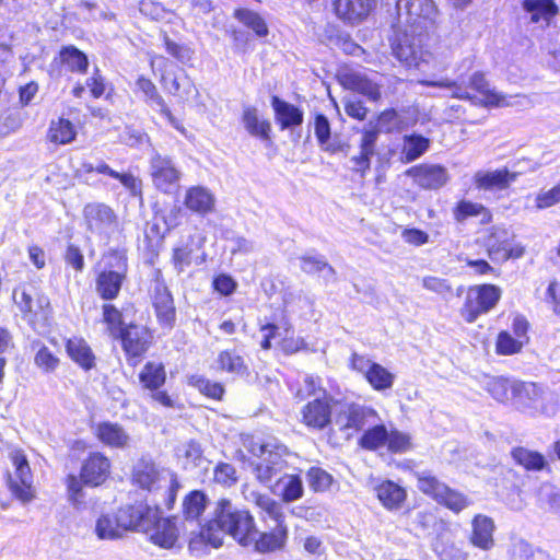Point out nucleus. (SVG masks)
I'll return each instance as SVG.
<instances>
[{"instance_id":"46","label":"nucleus","mask_w":560,"mask_h":560,"mask_svg":"<svg viewBox=\"0 0 560 560\" xmlns=\"http://www.w3.org/2000/svg\"><path fill=\"white\" fill-rule=\"evenodd\" d=\"M430 140L418 135L404 137L402 155L406 162L420 158L429 149Z\"/></svg>"},{"instance_id":"41","label":"nucleus","mask_w":560,"mask_h":560,"mask_svg":"<svg viewBox=\"0 0 560 560\" xmlns=\"http://www.w3.org/2000/svg\"><path fill=\"white\" fill-rule=\"evenodd\" d=\"M364 377L378 392L390 389L395 382V375L378 363H374Z\"/></svg>"},{"instance_id":"47","label":"nucleus","mask_w":560,"mask_h":560,"mask_svg":"<svg viewBox=\"0 0 560 560\" xmlns=\"http://www.w3.org/2000/svg\"><path fill=\"white\" fill-rule=\"evenodd\" d=\"M388 440V430L385 425H375L366 430L361 436L359 444L361 447L369 451H376L383 446H386Z\"/></svg>"},{"instance_id":"23","label":"nucleus","mask_w":560,"mask_h":560,"mask_svg":"<svg viewBox=\"0 0 560 560\" xmlns=\"http://www.w3.org/2000/svg\"><path fill=\"white\" fill-rule=\"evenodd\" d=\"M137 86L145 96L147 103H149L151 106H156L160 113L167 119V121L176 130H178L183 135H186L185 127L177 118L173 116L170 108L166 106L163 97L158 92L156 86L153 84L151 80L141 77L137 81Z\"/></svg>"},{"instance_id":"49","label":"nucleus","mask_w":560,"mask_h":560,"mask_svg":"<svg viewBox=\"0 0 560 560\" xmlns=\"http://www.w3.org/2000/svg\"><path fill=\"white\" fill-rule=\"evenodd\" d=\"M207 495L198 490L191 491L184 500V515L187 520L198 518L206 510Z\"/></svg>"},{"instance_id":"28","label":"nucleus","mask_w":560,"mask_h":560,"mask_svg":"<svg viewBox=\"0 0 560 560\" xmlns=\"http://www.w3.org/2000/svg\"><path fill=\"white\" fill-rule=\"evenodd\" d=\"M516 179V174L509 172L508 168H500L495 171H478L474 175V183L477 188L490 189H505Z\"/></svg>"},{"instance_id":"57","label":"nucleus","mask_w":560,"mask_h":560,"mask_svg":"<svg viewBox=\"0 0 560 560\" xmlns=\"http://www.w3.org/2000/svg\"><path fill=\"white\" fill-rule=\"evenodd\" d=\"M386 447L392 453H405L411 450L412 443L409 434L398 430L388 431Z\"/></svg>"},{"instance_id":"16","label":"nucleus","mask_w":560,"mask_h":560,"mask_svg":"<svg viewBox=\"0 0 560 560\" xmlns=\"http://www.w3.org/2000/svg\"><path fill=\"white\" fill-rule=\"evenodd\" d=\"M338 81L345 89L360 93L369 101L377 102L382 97L381 85L364 72L346 69L339 72Z\"/></svg>"},{"instance_id":"32","label":"nucleus","mask_w":560,"mask_h":560,"mask_svg":"<svg viewBox=\"0 0 560 560\" xmlns=\"http://www.w3.org/2000/svg\"><path fill=\"white\" fill-rule=\"evenodd\" d=\"M377 499L387 510H398L407 499L405 488L390 480H385L375 487Z\"/></svg>"},{"instance_id":"54","label":"nucleus","mask_w":560,"mask_h":560,"mask_svg":"<svg viewBox=\"0 0 560 560\" xmlns=\"http://www.w3.org/2000/svg\"><path fill=\"white\" fill-rule=\"evenodd\" d=\"M315 136L325 151L335 152L337 149L330 143V124L326 116L317 115L314 121Z\"/></svg>"},{"instance_id":"10","label":"nucleus","mask_w":560,"mask_h":560,"mask_svg":"<svg viewBox=\"0 0 560 560\" xmlns=\"http://www.w3.org/2000/svg\"><path fill=\"white\" fill-rule=\"evenodd\" d=\"M421 35L406 27L392 43L393 55L406 67L420 69L423 62H428L430 55L421 48Z\"/></svg>"},{"instance_id":"42","label":"nucleus","mask_w":560,"mask_h":560,"mask_svg":"<svg viewBox=\"0 0 560 560\" xmlns=\"http://www.w3.org/2000/svg\"><path fill=\"white\" fill-rule=\"evenodd\" d=\"M513 459L527 470H542L547 462L540 453L525 447H516L512 451Z\"/></svg>"},{"instance_id":"39","label":"nucleus","mask_w":560,"mask_h":560,"mask_svg":"<svg viewBox=\"0 0 560 560\" xmlns=\"http://www.w3.org/2000/svg\"><path fill=\"white\" fill-rule=\"evenodd\" d=\"M141 384L151 390L159 389L166 380V373L162 363L148 362L140 375Z\"/></svg>"},{"instance_id":"8","label":"nucleus","mask_w":560,"mask_h":560,"mask_svg":"<svg viewBox=\"0 0 560 560\" xmlns=\"http://www.w3.org/2000/svg\"><path fill=\"white\" fill-rule=\"evenodd\" d=\"M501 298L500 288L493 284L470 287L460 308V315L467 323H474L481 314L491 311Z\"/></svg>"},{"instance_id":"13","label":"nucleus","mask_w":560,"mask_h":560,"mask_svg":"<svg viewBox=\"0 0 560 560\" xmlns=\"http://www.w3.org/2000/svg\"><path fill=\"white\" fill-rule=\"evenodd\" d=\"M514 233L509 229L493 226L489 233L486 245L491 259L505 261L510 258H520L524 254L521 244H514Z\"/></svg>"},{"instance_id":"2","label":"nucleus","mask_w":560,"mask_h":560,"mask_svg":"<svg viewBox=\"0 0 560 560\" xmlns=\"http://www.w3.org/2000/svg\"><path fill=\"white\" fill-rule=\"evenodd\" d=\"M149 505H126L116 512L102 513L96 520L93 533L100 540H118L127 532L148 528L150 517Z\"/></svg>"},{"instance_id":"62","label":"nucleus","mask_w":560,"mask_h":560,"mask_svg":"<svg viewBox=\"0 0 560 560\" xmlns=\"http://www.w3.org/2000/svg\"><path fill=\"white\" fill-rule=\"evenodd\" d=\"M485 211V207L477 202L462 200L454 209V218L456 221H465L469 217H477Z\"/></svg>"},{"instance_id":"27","label":"nucleus","mask_w":560,"mask_h":560,"mask_svg":"<svg viewBox=\"0 0 560 560\" xmlns=\"http://www.w3.org/2000/svg\"><path fill=\"white\" fill-rule=\"evenodd\" d=\"M288 540V526L280 525L275 526L269 532H262L255 536L253 546L256 551L266 553L275 552L284 548Z\"/></svg>"},{"instance_id":"18","label":"nucleus","mask_w":560,"mask_h":560,"mask_svg":"<svg viewBox=\"0 0 560 560\" xmlns=\"http://www.w3.org/2000/svg\"><path fill=\"white\" fill-rule=\"evenodd\" d=\"M117 339L121 340L122 349L127 355L139 358L148 351L153 337L145 326L129 324Z\"/></svg>"},{"instance_id":"17","label":"nucleus","mask_w":560,"mask_h":560,"mask_svg":"<svg viewBox=\"0 0 560 560\" xmlns=\"http://www.w3.org/2000/svg\"><path fill=\"white\" fill-rule=\"evenodd\" d=\"M118 260L116 270H103L98 273L95 281V289L100 296L104 300H114L117 298L122 282L126 278L127 264L121 256H115Z\"/></svg>"},{"instance_id":"37","label":"nucleus","mask_w":560,"mask_h":560,"mask_svg":"<svg viewBox=\"0 0 560 560\" xmlns=\"http://www.w3.org/2000/svg\"><path fill=\"white\" fill-rule=\"evenodd\" d=\"M217 364L219 370L237 376L246 375L248 370L244 358L235 350L221 351Z\"/></svg>"},{"instance_id":"11","label":"nucleus","mask_w":560,"mask_h":560,"mask_svg":"<svg viewBox=\"0 0 560 560\" xmlns=\"http://www.w3.org/2000/svg\"><path fill=\"white\" fill-rule=\"evenodd\" d=\"M13 471L9 472V488L22 502H28L34 498L33 475L26 456L20 451L10 454Z\"/></svg>"},{"instance_id":"51","label":"nucleus","mask_w":560,"mask_h":560,"mask_svg":"<svg viewBox=\"0 0 560 560\" xmlns=\"http://www.w3.org/2000/svg\"><path fill=\"white\" fill-rule=\"evenodd\" d=\"M102 310L103 323L106 325L108 335L115 339L118 338L124 330L121 312L113 304H104Z\"/></svg>"},{"instance_id":"22","label":"nucleus","mask_w":560,"mask_h":560,"mask_svg":"<svg viewBox=\"0 0 560 560\" xmlns=\"http://www.w3.org/2000/svg\"><path fill=\"white\" fill-rule=\"evenodd\" d=\"M302 422L312 429L323 430L331 421L332 407L328 398H315L306 404L302 410Z\"/></svg>"},{"instance_id":"45","label":"nucleus","mask_w":560,"mask_h":560,"mask_svg":"<svg viewBox=\"0 0 560 560\" xmlns=\"http://www.w3.org/2000/svg\"><path fill=\"white\" fill-rule=\"evenodd\" d=\"M418 489L432 497L436 502L442 493L446 491V485L441 482L435 476L429 471L416 472Z\"/></svg>"},{"instance_id":"60","label":"nucleus","mask_w":560,"mask_h":560,"mask_svg":"<svg viewBox=\"0 0 560 560\" xmlns=\"http://www.w3.org/2000/svg\"><path fill=\"white\" fill-rule=\"evenodd\" d=\"M213 479L223 487H231L237 481L236 469L228 463H220L213 471Z\"/></svg>"},{"instance_id":"44","label":"nucleus","mask_w":560,"mask_h":560,"mask_svg":"<svg viewBox=\"0 0 560 560\" xmlns=\"http://www.w3.org/2000/svg\"><path fill=\"white\" fill-rule=\"evenodd\" d=\"M243 122L250 135L262 139L269 138L270 124L259 118L256 108L248 107L244 110Z\"/></svg>"},{"instance_id":"50","label":"nucleus","mask_w":560,"mask_h":560,"mask_svg":"<svg viewBox=\"0 0 560 560\" xmlns=\"http://www.w3.org/2000/svg\"><path fill=\"white\" fill-rule=\"evenodd\" d=\"M234 16L245 26L252 28L257 36L264 37L268 34L266 22L258 13L247 9H238Z\"/></svg>"},{"instance_id":"12","label":"nucleus","mask_w":560,"mask_h":560,"mask_svg":"<svg viewBox=\"0 0 560 560\" xmlns=\"http://www.w3.org/2000/svg\"><path fill=\"white\" fill-rule=\"evenodd\" d=\"M334 421L340 431L348 436L353 432L363 429L368 420L376 416V412L369 407L354 402H336Z\"/></svg>"},{"instance_id":"26","label":"nucleus","mask_w":560,"mask_h":560,"mask_svg":"<svg viewBox=\"0 0 560 560\" xmlns=\"http://www.w3.org/2000/svg\"><path fill=\"white\" fill-rule=\"evenodd\" d=\"M96 438L105 445L114 448H125L130 444L129 433L115 422H100L94 429Z\"/></svg>"},{"instance_id":"53","label":"nucleus","mask_w":560,"mask_h":560,"mask_svg":"<svg viewBox=\"0 0 560 560\" xmlns=\"http://www.w3.org/2000/svg\"><path fill=\"white\" fill-rule=\"evenodd\" d=\"M438 503L445 505L455 513H459L470 505V500L460 492L446 487V491L439 498Z\"/></svg>"},{"instance_id":"6","label":"nucleus","mask_w":560,"mask_h":560,"mask_svg":"<svg viewBox=\"0 0 560 560\" xmlns=\"http://www.w3.org/2000/svg\"><path fill=\"white\" fill-rule=\"evenodd\" d=\"M399 21L412 33L422 34L433 27L439 19V10L433 0H397Z\"/></svg>"},{"instance_id":"14","label":"nucleus","mask_w":560,"mask_h":560,"mask_svg":"<svg viewBox=\"0 0 560 560\" xmlns=\"http://www.w3.org/2000/svg\"><path fill=\"white\" fill-rule=\"evenodd\" d=\"M83 219L86 230L101 238L108 237L116 229L117 215L114 210L101 202H91L83 208Z\"/></svg>"},{"instance_id":"5","label":"nucleus","mask_w":560,"mask_h":560,"mask_svg":"<svg viewBox=\"0 0 560 560\" xmlns=\"http://www.w3.org/2000/svg\"><path fill=\"white\" fill-rule=\"evenodd\" d=\"M511 394L515 408L528 416H551L556 411L551 395L535 383L512 382Z\"/></svg>"},{"instance_id":"61","label":"nucleus","mask_w":560,"mask_h":560,"mask_svg":"<svg viewBox=\"0 0 560 560\" xmlns=\"http://www.w3.org/2000/svg\"><path fill=\"white\" fill-rule=\"evenodd\" d=\"M178 456L184 458L187 465L198 466L202 459L200 444L195 441L184 443L178 447Z\"/></svg>"},{"instance_id":"40","label":"nucleus","mask_w":560,"mask_h":560,"mask_svg":"<svg viewBox=\"0 0 560 560\" xmlns=\"http://www.w3.org/2000/svg\"><path fill=\"white\" fill-rule=\"evenodd\" d=\"M252 452L259 457L258 463L255 465L254 471L256 478L261 483H269L276 478L279 474H281V463H273L270 457H266V455L257 452L254 446Z\"/></svg>"},{"instance_id":"24","label":"nucleus","mask_w":560,"mask_h":560,"mask_svg":"<svg viewBox=\"0 0 560 560\" xmlns=\"http://www.w3.org/2000/svg\"><path fill=\"white\" fill-rule=\"evenodd\" d=\"M374 5L373 0H335L336 14L349 23H359L364 20Z\"/></svg>"},{"instance_id":"34","label":"nucleus","mask_w":560,"mask_h":560,"mask_svg":"<svg viewBox=\"0 0 560 560\" xmlns=\"http://www.w3.org/2000/svg\"><path fill=\"white\" fill-rule=\"evenodd\" d=\"M162 81L164 88L173 95L179 97L184 102L194 100L198 91L192 81L184 73L179 75H163Z\"/></svg>"},{"instance_id":"1","label":"nucleus","mask_w":560,"mask_h":560,"mask_svg":"<svg viewBox=\"0 0 560 560\" xmlns=\"http://www.w3.org/2000/svg\"><path fill=\"white\" fill-rule=\"evenodd\" d=\"M258 529L254 516L247 510L238 509L231 500L222 498L215 502L212 517L201 527L200 539L220 547L225 535H230L244 547L252 546Z\"/></svg>"},{"instance_id":"4","label":"nucleus","mask_w":560,"mask_h":560,"mask_svg":"<svg viewBox=\"0 0 560 560\" xmlns=\"http://www.w3.org/2000/svg\"><path fill=\"white\" fill-rule=\"evenodd\" d=\"M13 301L22 317L35 330L45 329L50 317V302L32 284H20L13 290Z\"/></svg>"},{"instance_id":"19","label":"nucleus","mask_w":560,"mask_h":560,"mask_svg":"<svg viewBox=\"0 0 560 560\" xmlns=\"http://www.w3.org/2000/svg\"><path fill=\"white\" fill-rule=\"evenodd\" d=\"M243 493L246 501L255 504L259 509V514L264 522H267L269 518L275 522V526L287 525L281 503L268 494L248 488L244 489Z\"/></svg>"},{"instance_id":"58","label":"nucleus","mask_w":560,"mask_h":560,"mask_svg":"<svg viewBox=\"0 0 560 560\" xmlns=\"http://www.w3.org/2000/svg\"><path fill=\"white\" fill-rule=\"evenodd\" d=\"M301 269L306 273H316L323 270H327L330 277H335V269L319 256L305 255L301 257Z\"/></svg>"},{"instance_id":"64","label":"nucleus","mask_w":560,"mask_h":560,"mask_svg":"<svg viewBox=\"0 0 560 560\" xmlns=\"http://www.w3.org/2000/svg\"><path fill=\"white\" fill-rule=\"evenodd\" d=\"M536 208L541 210L550 208L560 202V183L553 186L551 189L540 191L536 198Z\"/></svg>"},{"instance_id":"33","label":"nucleus","mask_w":560,"mask_h":560,"mask_svg":"<svg viewBox=\"0 0 560 560\" xmlns=\"http://www.w3.org/2000/svg\"><path fill=\"white\" fill-rule=\"evenodd\" d=\"M271 105L281 129L300 126L303 122V112L296 106L280 100L278 96L272 97Z\"/></svg>"},{"instance_id":"3","label":"nucleus","mask_w":560,"mask_h":560,"mask_svg":"<svg viewBox=\"0 0 560 560\" xmlns=\"http://www.w3.org/2000/svg\"><path fill=\"white\" fill-rule=\"evenodd\" d=\"M420 83L427 86L446 89L450 91L451 97L466 100L475 105L486 107H505L515 105L512 96L501 94L491 89L485 74L481 72H475L470 75L467 88L460 86L450 79H443L440 81L423 80Z\"/></svg>"},{"instance_id":"52","label":"nucleus","mask_w":560,"mask_h":560,"mask_svg":"<svg viewBox=\"0 0 560 560\" xmlns=\"http://www.w3.org/2000/svg\"><path fill=\"white\" fill-rule=\"evenodd\" d=\"M189 384L196 387L201 394L220 400L224 394V387L218 382H211L202 376L194 375L189 378Z\"/></svg>"},{"instance_id":"59","label":"nucleus","mask_w":560,"mask_h":560,"mask_svg":"<svg viewBox=\"0 0 560 560\" xmlns=\"http://www.w3.org/2000/svg\"><path fill=\"white\" fill-rule=\"evenodd\" d=\"M524 340L513 338L509 332L501 331L497 339V352L502 355H511L522 350Z\"/></svg>"},{"instance_id":"43","label":"nucleus","mask_w":560,"mask_h":560,"mask_svg":"<svg viewBox=\"0 0 560 560\" xmlns=\"http://www.w3.org/2000/svg\"><path fill=\"white\" fill-rule=\"evenodd\" d=\"M255 447L260 454L266 455V457H270L273 463H281V472L288 468L289 458L292 457V454L289 452L287 446L279 444L276 441H270L260 443Z\"/></svg>"},{"instance_id":"48","label":"nucleus","mask_w":560,"mask_h":560,"mask_svg":"<svg viewBox=\"0 0 560 560\" xmlns=\"http://www.w3.org/2000/svg\"><path fill=\"white\" fill-rule=\"evenodd\" d=\"M60 61L72 72H84L89 65L85 54L74 46L65 47L60 51Z\"/></svg>"},{"instance_id":"35","label":"nucleus","mask_w":560,"mask_h":560,"mask_svg":"<svg viewBox=\"0 0 560 560\" xmlns=\"http://www.w3.org/2000/svg\"><path fill=\"white\" fill-rule=\"evenodd\" d=\"M523 7L530 13L532 22H544L546 25H548L551 19L559 12L553 0H524Z\"/></svg>"},{"instance_id":"55","label":"nucleus","mask_w":560,"mask_h":560,"mask_svg":"<svg viewBox=\"0 0 560 560\" xmlns=\"http://www.w3.org/2000/svg\"><path fill=\"white\" fill-rule=\"evenodd\" d=\"M306 477L308 486L315 492L327 491L332 483L331 475L318 467H312L307 471Z\"/></svg>"},{"instance_id":"25","label":"nucleus","mask_w":560,"mask_h":560,"mask_svg":"<svg viewBox=\"0 0 560 560\" xmlns=\"http://www.w3.org/2000/svg\"><path fill=\"white\" fill-rule=\"evenodd\" d=\"M494 529L492 518L483 514L476 515L471 521L470 542L481 550H490L494 546Z\"/></svg>"},{"instance_id":"9","label":"nucleus","mask_w":560,"mask_h":560,"mask_svg":"<svg viewBox=\"0 0 560 560\" xmlns=\"http://www.w3.org/2000/svg\"><path fill=\"white\" fill-rule=\"evenodd\" d=\"M150 175L153 186L161 192H175L182 179V171L168 155L154 152L150 159Z\"/></svg>"},{"instance_id":"7","label":"nucleus","mask_w":560,"mask_h":560,"mask_svg":"<svg viewBox=\"0 0 560 560\" xmlns=\"http://www.w3.org/2000/svg\"><path fill=\"white\" fill-rule=\"evenodd\" d=\"M131 480L135 486L149 492L158 491L167 485L171 488L177 487L176 477L171 471L148 458H141L133 465Z\"/></svg>"},{"instance_id":"63","label":"nucleus","mask_w":560,"mask_h":560,"mask_svg":"<svg viewBox=\"0 0 560 560\" xmlns=\"http://www.w3.org/2000/svg\"><path fill=\"white\" fill-rule=\"evenodd\" d=\"M35 364L46 373L54 372L59 365V359L47 347L43 346L35 355Z\"/></svg>"},{"instance_id":"29","label":"nucleus","mask_w":560,"mask_h":560,"mask_svg":"<svg viewBox=\"0 0 560 560\" xmlns=\"http://www.w3.org/2000/svg\"><path fill=\"white\" fill-rule=\"evenodd\" d=\"M184 203L192 212L207 214L214 210L215 197L203 186H192L186 190Z\"/></svg>"},{"instance_id":"56","label":"nucleus","mask_w":560,"mask_h":560,"mask_svg":"<svg viewBox=\"0 0 560 560\" xmlns=\"http://www.w3.org/2000/svg\"><path fill=\"white\" fill-rule=\"evenodd\" d=\"M512 383L503 377H491L487 384V392L500 402H504L510 398Z\"/></svg>"},{"instance_id":"30","label":"nucleus","mask_w":560,"mask_h":560,"mask_svg":"<svg viewBox=\"0 0 560 560\" xmlns=\"http://www.w3.org/2000/svg\"><path fill=\"white\" fill-rule=\"evenodd\" d=\"M153 305L160 324L167 328H172L175 322V307L173 298L165 287L158 285L155 288Z\"/></svg>"},{"instance_id":"15","label":"nucleus","mask_w":560,"mask_h":560,"mask_svg":"<svg viewBox=\"0 0 560 560\" xmlns=\"http://www.w3.org/2000/svg\"><path fill=\"white\" fill-rule=\"evenodd\" d=\"M150 520L148 528H137L149 536V539L156 546L171 549L178 539V529L174 521L158 516V511L149 506Z\"/></svg>"},{"instance_id":"21","label":"nucleus","mask_w":560,"mask_h":560,"mask_svg":"<svg viewBox=\"0 0 560 560\" xmlns=\"http://www.w3.org/2000/svg\"><path fill=\"white\" fill-rule=\"evenodd\" d=\"M417 185L424 189H439L448 182L447 170L441 165L422 164L407 171Z\"/></svg>"},{"instance_id":"38","label":"nucleus","mask_w":560,"mask_h":560,"mask_svg":"<svg viewBox=\"0 0 560 560\" xmlns=\"http://www.w3.org/2000/svg\"><path fill=\"white\" fill-rule=\"evenodd\" d=\"M77 136V130L73 124L65 118L52 120L48 129V140L55 144L71 143Z\"/></svg>"},{"instance_id":"20","label":"nucleus","mask_w":560,"mask_h":560,"mask_svg":"<svg viewBox=\"0 0 560 560\" xmlns=\"http://www.w3.org/2000/svg\"><path fill=\"white\" fill-rule=\"evenodd\" d=\"M110 474V460L102 453H91L81 467V479L84 485L100 486Z\"/></svg>"},{"instance_id":"31","label":"nucleus","mask_w":560,"mask_h":560,"mask_svg":"<svg viewBox=\"0 0 560 560\" xmlns=\"http://www.w3.org/2000/svg\"><path fill=\"white\" fill-rule=\"evenodd\" d=\"M272 491L285 503L294 502L303 497L304 487L302 478L294 474H284L278 478Z\"/></svg>"},{"instance_id":"36","label":"nucleus","mask_w":560,"mask_h":560,"mask_svg":"<svg viewBox=\"0 0 560 560\" xmlns=\"http://www.w3.org/2000/svg\"><path fill=\"white\" fill-rule=\"evenodd\" d=\"M67 352L69 357L84 370H90L95 364V357L90 346L81 338L69 339L67 342Z\"/></svg>"}]
</instances>
